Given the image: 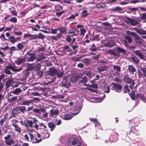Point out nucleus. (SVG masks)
I'll list each match as a JSON object with an SVG mask.
<instances>
[{
  "label": "nucleus",
  "mask_w": 146,
  "mask_h": 146,
  "mask_svg": "<svg viewBox=\"0 0 146 146\" xmlns=\"http://www.w3.org/2000/svg\"><path fill=\"white\" fill-rule=\"evenodd\" d=\"M68 146H86L83 141L80 138L71 137L68 141Z\"/></svg>",
  "instance_id": "nucleus-1"
},
{
  "label": "nucleus",
  "mask_w": 146,
  "mask_h": 146,
  "mask_svg": "<svg viewBox=\"0 0 146 146\" xmlns=\"http://www.w3.org/2000/svg\"><path fill=\"white\" fill-rule=\"evenodd\" d=\"M21 70V68H18L15 66L10 65L6 66L4 69V71L5 73L6 74H10L11 73L10 70L13 72H17L20 71Z\"/></svg>",
  "instance_id": "nucleus-2"
},
{
  "label": "nucleus",
  "mask_w": 146,
  "mask_h": 146,
  "mask_svg": "<svg viewBox=\"0 0 146 146\" xmlns=\"http://www.w3.org/2000/svg\"><path fill=\"white\" fill-rule=\"evenodd\" d=\"M27 54L29 56L28 57V60L29 62H33L38 57V54L35 53H31L30 51H27Z\"/></svg>",
  "instance_id": "nucleus-3"
},
{
  "label": "nucleus",
  "mask_w": 146,
  "mask_h": 146,
  "mask_svg": "<svg viewBox=\"0 0 146 146\" xmlns=\"http://www.w3.org/2000/svg\"><path fill=\"white\" fill-rule=\"evenodd\" d=\"M124 82L126 84H129L130 85L129 87L131 89H132V87L134 86V80L131 78H129L127 76H125L123 78Z\"/></svg>",
  "instance_id": "nucleus-4"
},
{
  "label": "nucleus",
  "mask_w": 146,
  "mask_h": 146,
  "mask_svg": "<svg viewBox=\"0 0 146 146\" xmlns=\"http://www.w3.org/2000/svg\"><path fill=\"white\" fill-rule=\"evenodd\" d=\"M11 134H9L4 137L5 142L6 145L10 146L14 144V141L13 139L11 138Z\"/></svg>",
  "instance_id": "nucleus-5"
},
{
  "label": "nucleus",
  "mask_w": 146,
  "mask_h": 146,
  "mask_svg": "<svg viewBox=\"0 0 146 146\" xmlns=\"http://www.w3.org/2000/svg\"><path fill=\"white\" fill-rule=\"evenodd\" d=\"M48 74L49 75L51 76V77L49 78H51V80L49 81L48 82V83L50 84L54 82L55 80V78L53 76L56 75V70L54 69H50L48 70Z\"/></svg>",
  "instance_id": "nucleus-6"
},
{
  "label": "nucleus",
  "mask_w": 146,
  "mask_h": 146,
  "mask_svg": "<svg viewBox=\"0 0 146 146\" xmlns=\"http://www.w3.org/2000/svg\"><path fill=\"white\" fill-rule=\"evenodd\" d=\"M33 123L32 120H28L24 121V124L27 127V131H28L31 132L32 131Z\"/></svg>",
  "instance_id": "nucleus-7"
},
{
  "label": "nucleus",
  "mask_w": 146,
  "mask_h": 146,
  "mask_svg": "<svg viewBox=\"0 0 146 146\" xmlns=\"http://www.w3.org/2000/svg\"><path fill=\"white\" fill-rule=\"evenodd\" d=\"M70 79L69 76L64 77L62 82V85L65 87H68L71 84Z\"/></svg>",
  "instance_id": "nucleus-8"
},
{
  "label": "nucleus",
  "mask_w": 146,
  "mask_h": 146,
  "mask_svg": "<svg viewBox=\"0 0 146 146\" xmlns=\"http://www.w3.org/2000/svg\"><path fill=\"white\" fill-rule=\"evenodd\" d=\"M42 132H41L40 134L37 133V136L40 139H44L45 138H47L49 137L50 135L48 133L46 132L45 130L44 129H42Z\"/></svg>",
  "instance_id": "nucleus-9"
},
{
  "label": "nucleus",
  "mask_w": 146,
  "mask_h": 146,
  "mask_svg": "<svg viewBox=\"0 0 146 146\" xmlns=\"http://www.w3.org/2000/svg\"><path fill=\"white\" fill-rule=\"evenodd\" d=\"M70 46L72 48L73 50H72L71 52L68 54V55L70 56L76 53L78 51V46L77 44H73L72 43H71Z\"/></svg>",
  "instance_id": "nucleus-10"
},
{
  "label": "nucleus",
  "mask_w": 146,
  "mask_h": 146,
  "mask_svg": "<svg viewBox=\"0 0 146 146\" xmlns=\"http://www.w3.org/2000/svg\"><path fill=\"white\" fill-rule=\"evenodd\" d=\"M111 86L113 87L112 89L117 92H120L122 88V87L120 84L114 83H111Z\"/></svg>",
  "instance_id": "nucleus-11"
},
{
  "label": "nucleus",
  "mask_w": 146,
  "mask_h": 146,
  "mask_svg": "<svg viewBox=\"0 0 146 146\" xmlns=\"http://www.w3.org/2000/svg\"><path fill=\"white\" fill-rule=\"evenodd\" d=\"M108 53L111 55L115 56H119L120 54L119 53L117 48H114L113 49H110L108 50Z\"/></svg>",
  "instance_id": "nucleus-12"
},
{
  "label": "nucleus",
  "mask_w": 146,
  "mask_h": 146,
  "mask_svg": "<svg viewBox=\"0 0 146 146\" xmlns=\"http://www.w3.org/2000/svg\"><path fill=\"white\" fill-rule=\"evenodd\" d=\"M41 65L39 63H38L36 64L31 65L29 66L28 67V69L29 70H39L40 68Z\"/></svg>",
  "instance_id": "nucleus-13"
},
{
  "label": "nucleus",
  "mask_w": 146,
  "mask_h": 146,
  "mask_svg": "<svg viewBox=\"0 0 146 146\" xmlns=\"http://www.w3.org/2000/svg\"><path fill=\"white\" fill-rule=\"evenodd\" d=\"M79 31L78 30L76 29H72L70 30L68 33L69 36H76L78 35L79 33Z\"/></svg>",
  "instance_id": "nucleus-14"
},
{
  "label": "nucleus",
  "mask_w": 146,
  "mask_h": 146,
  "mask_svg": "<svg viewBox=\"0 0 146 146\" xmlns=\"http://www.w3.org/2000/svg\"><path fill=\"white\" fill-rule=\"evenodd\" d=\"M127 23L131 24L133 26H135L138 24V22L137 21L133 18L127 17Z\"/></svg>",
  "instance_id": "nucleus-15"
},
{
  "label": "nucleus",
  "mask_w": 146,
  "mask_h": 146,
  "mask_svg": "<svg viewBox=\"0 0 146 146\" xmlns=\"http://www.w3.org/2000/svg\"><path fill=\"white\" fill-rule=\"evenodd\" d=\"M59 111L57 108H53L50 110V115L56 117L58 114Z\"/></svg>",
  "instance_id": "nucleus-16"
},
{
  "label": "nucleus",
  "mask_w": 146,
  "mask_h": 146,
  "mask_svg": "<svg viewBox=\"0 0 146 146\" xmlns=\"http://www.w3.org/2000/svg\"><path fill=\"white\" fill-rule=\"evenodd\" d=\"M78 113H74L72 114H67L66 115H64L63 116H62V118L65 120H69L71 119L72 117H73V115H76Z\"/></svg>",
  "instance_id": "nucleus-17"
},
{
  "label": "nucleus",
  "mask_w": 146,
  "mask_h": 146,
  "mask_svg": "<svg viewBox=\"0 0 146 146\" xmlns=\"http://www.w3.org/2000/svg\"><path fill=\"white\" fill-rule=\"evenodd\" d=\"M108 69V66L105 65H102L99 66L97 68L98 72L100 73L102 72L106 71Z\"/></svg>",
  "instance_id": "nucleus-18"
},
{
  "label": "nucleus",
  "mask_w": 146,
  "mask_h": 146,
  "mask_svg": "<svg viewBox=\"0 0 146 146\" xmlns=\"http://www.w3.org/2000/svg\"><path fill=\"white\" fill-rule=\"evenodd\" d=\"M88 81V78L86 76H84L81 78L79 81V84L82 85L83 84L84 86H88L85 84Z\"/></svg>",
  "instance_id": "nucleus-19"
},
{
  "label": "nucleus",
  "mask_w": 146,
  "mask_h": 146,
  "mask_svg": "<svg viewBox=\"0 0 146 146\" xmlns=\"http://www.w3.org/2000/svg\"><path fill=\"white\" fill-rule=\"evenodd\" d=\"M128 70L130 73L133 74L136 71L135 68L132 65H129Z\"/></svg>",
  "instance_id": "nucleus-20"
},
{
  "label": "nucleus",
  "mask_w": 146,
  "mask_h": 146,
  "mask_svg": "<svg viewBox=\"0 0 146 146\" xmlns=\"http://www.w3.org/2000/svg\"><path fill=\"white\" fill-rule=\"evenodd\" d=\"M26 60V58L24 57L23 58H19L16 61V63L18 65H21L23 63L25 62Z\"/></svg>",
  "instance_id": "nucleus-21"
},
{
  "label": "nucleus",
  "mask_w": 146,
  "mask_h": 146,
  "mask_svg": "<svg viewBox=\"0 0 146 146\" xmlns=\"http://www.w3.org/2000/svg\"><path fill=\"white\" fill-rule=\"evenodd\" d=\"M130 60L131 62L135 64L138 63L139 61L138 58L134 56H131Z\"/></svg>",
  "instance_id": "nucleus-22"
},
{
  "label": "nucleus",
  "mask_w": 146,
  "mask_h": 146,
  "mask_svg": "<svg viewBox=\"0 0 146 146\" xmlns=\"http://www.w3.org/2000/svg\"><path fill=\"white\" fill-rule=\"evenodd\" d=\"M105 45L106 46L112 47L115 45V43L114 41L111 40L106 43Z\"/></svg>",
  "instance_id": "nucleus-23"
},
{
  "label": "nucleus",
  "mask_w": 146,
  "mask_h": 146,
  "mask_svg": "<svg viewBox=\"0 0 146 146\" xmlns=\"http://www.w3.org/2000/svg\"><path fill=\"white\" fill-rule=\"evenodd\" d=\"M29 137L30 138V139L29 138L28 135L27 134H25L24 135V137L25 139L28 141H31L33 140L34 139L33 136V134L31 133H29Z\"/></svg>",
  "instance_id": "nucleus-24"
},
{
  "label": "nucleus",
  "mask_w": 146,
  "mask_h": 146,
  "mask_svg": "<svg viewBox=\"0 0 146 146\" xmlns=\"http://www.w3.org/2000/svg\"><path fill=\"white\" fill-rule=\"evenodd\" d=\"M134 52L141 59H143L144 58V56L140 50H136Z\"/></svg>",
  "instance_id": "nucleus-25"
},
{
  "label": "nucleus",
  "mask_w": 146,
  "mask_h": 146,
  "mask_svg": "<svg viewBox=\"0 0 146 146\" xmlns=\"http://www.w3.org/2000/svg\"><path fill=\"white\" fill-rule=\"evenodd\" d=\"M82 72L83 73L88 76H89L91 75V71L89 69H84L83 70Z\"/></svg>",
  "instance_id": "nucleus-26"
},
{
  "label": "nucleus",
  "mask_w": 146,
  "mask_h": 146,
  "mask_svg": "<svg viewBox=\"0 0 146 146\" xmlns=\"http://www.w3.org/2000/svg\"><path fill=\"white\" fill-rule=\"evenodd\" d=\"M58 30L60 33L65 34L66 32L67 28L65 27H60L58 28Z\"/></svg>",
  "instance_id": "nucleus-27"
},
{
  "label": "nucleus",
  "mask_w": 146,
  "mask_h": 146,
  "mask_svg": "<svg viewBox=\"0 0 146 146\" xmlns=\"http://www.w3.org/2000/svg\"><path fill=\"white\" fill-rule=\"evenodd\" d=\"M22 90L20 88H16L13 91H12V92L14 94L18 95L22 92Z\"/></svg>",
  "instance_id": "nucleus-28"
},
{
  "label": "nucleus",
  "mask_w": 146,
  "mask_h": 146,
  "mask_svg": "<svg viewBox=\"0 0 146 146\" xmlns=\"http://www.w3.org/2000/svg\"><path fill=\"white\" fill-rule=\"evenodd\" d=\"M135 29L136 31L139 33L141 35H145L146 34V31L144 30H143L141 29H138L135 28Z\"/></svg>",
  "instance_id": "nucleus-29"
},
{
  "label": "nucleus",
  "mask_w": 146,
  "mask_h": 146,
  "mask_svg": "<svg viewBox=\"0 0 146 146\" xmlns=\"http://www.w3.org/2000/svg\"><path fill=\"white\" fill-rule=\"evenodd\" d=\"M25 42H22V44L21 43H19L17 46L18 49V50H22L24 48V46L23 45L24 44Z\"/></svg>",
  "instance_id": "nucleus-30"
},
{
  "label": "nucleus",
  "mask_w": 146,
  "mask_h": 146,
  "mask_svg": "<svg viewBox=\"0 0 146 146\" xmlns=\"http://www.w3.org/2000/svg\"><path fill=\"white\" fill-rule=\"evenodd\" d=\"M63 49L64 52L69 53H70L72 50L71 48L68 46H66L63 47Z\"/></svg>",
  "instance_id": "nucleus-31"
},
{
  "label": "nucleus",
  "mask_w": 146,
  "mask_h": 146,
  "mask_svg": "<svg viewBox=\"0 0 146 146\" xmlns=\"http://www.w3.org/2000/svg\"><path fill=\"white\" fill-rule=\"evenodd\" d=\"M136 98H140L143 101H145V98L143 94H136Z\"/></svg>",
  "instance_id": "nucleus-32"
},
{
  "label": "nucleus",
  "mask_w": 146,
  "mask_h": 146,
  "mask_svg": "<svg viewBox=\"0 0 146 146\" xmlns=\"http://www.w3.org/2000/svg\"><path fill=\"white\" fill-rule=\"evenodd\" d=\"M19 113V110H17V107L13 109V110L12 112V117H15L16 115L18 114ZM12 117V116H11L10 117V118H11Z\"/></svg>",
  "instance_id": "nucleus-33"
},
{
  "label": "nucleus",
  "mask_w": 146,
  "mask_h": 146,
  "mask_svg": "<svg viewBox=\"0 0 146 146\" xmlns=\"http://www.w3.org/2000/svg\"><path fill=\"white\" fill-rule=\"evenodd\" d=\"M13 82L12 79H10L8 80L6 83V86L7 88L9 87L11 85Z\"/></svg>",
  "instance_id": "nucleus-34"
},
{
  "label": "nucleus",
  "mask_w": 146,
  "mask_h": 146,
  "mask_svg": "<svg viewBox=\"0 0 146 146\" xmlns=\"http://www.w3.org/2000/svg\"><path fill=\"white\" fill-rule=\"evenodd\" d=\"M23 84V82H22L19 81L16 82H13L12 84V86L13 87H17L19 84Z\"/></svg>",
  "instance_id": "nucleus-35"
},
{
  "label": "nucleus",
  "mask_w": 146,
  "mask_h": 146,
  "mask_svg": "<svg viewBox=\"0 0 146 146\" xmlns=\"http://www.w3.org/2000/svg\"><path fill=\"white\" fill-rule=\"evenodd\" d=\"M17 110H19V111H20L23 113H24L25 112L27 111L25 107L24 106L17 107Z\"/></svg>",
  "instance_id": "nucleus-36"
},
{
  "label": "nucleus",
  "mask_w": 146,
  "mask_h": 146,
  "mask_svg": "<svg viewBox=\"0 0 146 146\" xmlns=\"http://www.w3.org/2000/svg\"><path fill=\"white\" fill-rule=\"evenodd\" d=\"M41 111L43 113L42 114V116L46 118L48 116V113L47 112H46L45 109L44 108H42L41 109Z\"/></svg>",
  "instance_id": "nucleus-37"
},
{
  "label": "nucleus",
  "mask_w": 146,
  "mask_h": 146,
  "mask_svg": "<svg viewBox=\"0 0 146 146\" xmlns=\"http://www.w3.org/2000/svg\"><path fill=\"white\" fill-rule=\"evenodd\" d=\"M9 42H11L12 44H14L16 42V40L15 36H11L9 37Z\"/></svg>",
  "instance_id": "nucleus-38"
},
{
  "label": "nucleus",
  "mask_w": 146,
  "mask_h": 146,
  "mask_svg": "<svg viewBox=\"0 0 146 146\" xmlns=\"http://www.w3.org/2000/svg\"><path fill=\"white\" fill-rule=\"evenodd\" d=\"M48 125L49 127L50 128V131H52L55 128L56 125L53 123L52 122H49Z\"/></svg>",
  "instance_id": "nucleus-39"
},
{
  "label": "nucleus",
  "mask_w": 146,
  "mask_h": 146,
  "mask_svg": "<svg viewBox=\"0 0 146 146\" xmlns=\"http://www.w3.org/2000/svg\"><path fill=\"white\" fill-rule=\"evenodd\" d=\"M13 126L15 128V130L18 133H20L21 132V129L20 127H19L18 125L16 124H13Z\"/></svg>",
  "instance_id": "nucleus-40"
},
{
  "label": "nucleus",
  "mask_w": 146,
  "mask_h": 146,
  "mask_svg": "<svg viewBox=\"0 0 146 146\" xmlns=\"http://www.w3.org/2000/svg\"><path fill=\"white\" fill-rule=\"evenodd\" d=\"M90 62V59L89 58H85L83 60V62L86 65L89 64Z\"/></svg>",
  "instance_id": "nucleus-41"
},
{
  "label": "nucleus",
  "mask_w": 146,
  "mask_h": 146,
  "mask_svg": "<svg viewBox=\"0 0 146 146\" xmlns=\"http://www.w3.org/2000/svg\"><path fill=\"white\" fill-rule=\"evenodd\" d=\"M88 14L89 13L87 10H84L82 11V17H85L87 16Z\"/></svg>",
  "instance_id": "nucleus-42"
},
{
  "label": "nucleus",
  "mask_w": 146,
  "mask_h": 146,
  "mask_svg": "<svg viewBox=\"0 0 146 146\" xmlns=\"http://www.w3.org/2000/svg\"><path fill=\"white\" fill-rule=\"evenodd\" d=\"M32 102V100H25L23 101L22 102V104L25 105L29 106L30 103Z\"/></svg>",
  "instance_id": "nucleus-43"
},
{
  "label": "nucleus",
  "mask_w": 146,
  "mask_h": 146,
  "mask_svg": "<svg viewBox=\"0 0 146 146\" xmlns=\"http://www.w3.org/2000/svg\"><path fill=\"white\" fill-rule=\"evenodd\" d=\"M140 18L142 20H144V22H146V13L141 14Z\"/></svg>",
  "instance_id": "nucleus-44"
},
{
  "label": "nucleus",
  "mask_w": 146,
  "mask_h": 146,
  "mask_svg": "<svg viewBox=\"0 0 146 146\" xmlns=\"http://www.w3.org/2000/svg\"><path fill=\"white\" fill-rule=\"evenodd\" d=\"M42 108H44L43 107L40 108V109L38 108H34L33 109V111L34 113H40L41 112V109Z\"/></svg>",
  "instance_id": "nucleus-45"
},
{
  "label": "nucleus",
  "mask_w": 146,
  "mask_h": 146,
  "mask_svg": "<svg viewBox=\"0 0 146 146\" xmlns=\"http://www.w3.org/2000/svg\"><path fill=\"white\" fill-rule=\"evenodd\" d=\"M127 33L128 35H131L132 36L135 37V38H137L138 37V36L135 33H133L132 32H131L130 31H127Z\"/></svg>",
  "instance_id": "nucleus-46"
},
{
  "label": "nucleus",
  "mask_w": 146,
  "mask_h": 146,
  "mask_svg": "<svg viewBox=\"0 0 146 146\" xmlns=\"http://www.w3.org/2000/svg\"><path fill=\"white\" fill-rule=\"evenodd\" d=\"M78 77L76 75H73L71 78V81L73 82H75L77 81Z\"/></svg>",
  "instance_id": "nucleus-47"
},
{
  "label": "nucleus",
  "mask_w": 146,
  "mask_h": 146,
  "mask_svg": "<svg viewBox=\"0 0 146 146\" xmlns=\"http://www.w3.org/2000/svg\"><path fill=\"white\" fill-rule=\"evenodd\" d=\"M63 72H61L60 71H58L56 70V74L57 76L58 77H60L63 75Z\"/></svg>",
  "instance_id": "nucleus-48"
},
{
  "label": "nucleus",
  "mask_w": 146,
  "mask_h": 146,
  "mask_svg": "<svg viewBox=\"0 0 146 146\" xmlns=\"http://www.w3.org/2000/svg\"><path fill=\"white\" fill-rule=\"evenodd\" d=\"M117 49L119 53H125V50L124 49L121 48L119 47H118Z\"/></svg>",
  "instance_id": "nucleus-49"
},
{
  "label": "nucleus",
  "mask_w": 146,
  "mask_h": 146,
  "mask_svg": "<svg viewBox=\"0 0 146 146\" xmlns=\"http://www.w3.org/2000/svg\"><path fill=\"white\" fill-rule=\"evenodd\" d=\"M4 86V83H3L2 82H0V92H3Z\"/></svg>",
  "instance_id": "nucleus-50"
},
{
  "label": "nucleus",
  "mask_w": 146,
  "mask_h": 146,
  "mask_svg": "<svg viewBox=\"0 0 146 146\" xmlns=\"http://www.w3.org/2000/svg\"><path fill=\"white\" fill-rule=\"evenodd\" d=\"M78 15V13H77L75 14V15L74 14H72L70 17L67 18V19H74L75 17L77 16Z\"/></svg>",
  "instance_id": "nucleus-51"
},
{
  "label": "nucleus",
  "mask_w": 146,
  "mask_h": 146,
  "mask_svg": "<svg viewBox=\"0 0 146 146\" xmlns=\"http://www.w3.org/2000/svg\"><path fill=\"white\" fill-rule=\"evenodd\" d=\"M113 68L115 71H117V72H120L121 70V68L120 67L117 66H113Z\"/></svg>",
  "instance_id": "nucleus-52"
},
{
  "label": "nucleus",
  "mask_w": 146,
  "mask_h": 146,
  "mask_svg": "<svg viewBox=\"0 0 146 146\" xmlns=\"http://www.w3.org/2000/svg\"><path fill=\"white\" fill-rule=\"evenodd\" d=\"M37 58L36 61H40L41 60L44 59V57L42 54H41L40 56L38 55V57Z\"/></svg>",
  "instance_id": "nucleus-53"
},
{
  "label": "nucleus",
  "mask_w": 146,
  "mask_h": 146,
  "mask_svg": "<svg viewBox=\"0 0 146 146\" xmlns=\"http://www.w3.org/2000/svg\"><path fill=\"white\" fill-rule=\"evenodd\" d=\"M62 8V6L59 5H57L55 6V9L56 11H58L61 10Z\"/></svg>",
  "instance_id": "nucleus-54"
},
{
  "label": "nucleus",
  "mask_w": 146,
  "mask_h": 146,
  "mask_svg": "<svg viewBox=\"0 0 146 146\" xmlns=\"http://www.w3.org/2000/svg\"><path fill=\"white\" fill-rule=\"evenodd\" d=\"M94 80H92L90 81V82L92 84L91 86L95 88H97L98 85L95 84H94Z\"/></svg>",
  "instance_id": "nucleus-55"
},
{
  "label": "nucleus",
  "mask_w": 146,
  "mask_h": 146,
  "mask_svg": "<svg viewBox=\"0 0 146 146\" xmlns=\"http://www.w3.org/2000/svg\"><path fill=\"white\" fill-rule=\"evenodd\" d=\"M45 37V36L41 33H39L38 35V38L43 39Z\"/></svg>",
  "instance_id": "nucleus-56"
},
{
  "label": "nucleus",
  "mask_w": 146,
  "mask_h": 146,
  "mask_svg": "<svg viewBox=\"0 0 146 146\" xmlns=\"http://www.w3.org/2000/svg\"><path fill=\"white\" fill-rule=\"evenodd\" d=\"M10 21L11 22L16 23L17 22V19L15 17H14L10 19Z\"/></svg>",
  "instance_id": "nucleus-57"
},
{
  "label": "nucleus",
  "mask_w": 146,
  "mask_h": 146,
  "mask_svg": "<svg viewBox=\"0 0 146 146\" xmlns=\"http://www.w3.org/2000/svg\"><path fill=\"white\" fill-rule=\"evenodd\" d=\"M142 71L143 72V76L146 78V67L142 69Z\"/></svg>",
  "instance_id": "nucleus-58"
},
{
  "label": "nucleus",
  "mask_w": 146,
  "mask_h": 146,
  "mask_svg": "<svg viewBox=\"0 0 146 146\" xmlns=\"http://www.w3.org/2000/svg\"><path fill=\"white\" fill-rule=\"evenodd\" d=\"M51 33L52 34H55L57 32V31L58 30V29H54L52 28H51Z\"/></svg>",
  "instance_id": "nucleus-59"
},
{
  "label": "nucleus",
  "mask_w": 146,
  "mask_h": 146,
  "mask_svg": "<svg viewBox=\"0 0 146 146\" xmlns=\"http://www.w3.org/2000/svg\"><path fill=\"white\" fill-rule=\"evenodd\" d=\"M54 97L56 98L63 99L64 98V96L63 95H58Z\"/></svg>",
  "instance_id": "nucleus-60"
},
{
  "label": "nucleus",
  "mask_w": 146,
  "mask_h": 146,
  "mask_svg": "<svg viewBox=\"0 0 146 146\" xmlns=\"http://www.w3.org/2000/svg\"><path fill=\"white\" fill-rule=\"evenodd\" d=\"M86 30L85 29H81L80 30V35H82V36L84 35L85 33L86 32Z\"/></svg>",
  "instance_id": "nucleus-61"
},
{
  "label": "nucleus",
  "mask_w": 146,
  "mask_h": 146,
  "mask_svg": "<svg viewBox=\"0 0 146 146\" xmlns=\"http://www.w3.org/2000/svg\"><path fill=\"white\" fill-rule=\"evenodd\" d=\"M9 49L10 50H11L13 52H14L15 51H18V49L14 46H11L10 48H9Z\"/></svg>",
  "instance_id": "nucleus-62"
},
{
  "label": "nucleus",
  "mask_w": 146,
  "mask_h": 146,
  "mask_svg": "<svg viewBox=\"0 0 146 146\" xmlns=\"http://www.w3.org/2000/svg\"><path fill=\"white\" fill-rule=\"evenodd\" d=\"M31 40H32L34 39H36L38 38V35H31Z\"/></svg>",
  "instance_id": "nucleus-63"
},
{
  "label": "nucleus",
  "mask_w": 146,
  "mask_h": 146,
  "mask_svg": "<svg viewBox=\"0 0 146 146\" xmlns=\"http://www.w3.org/2000/svg\"><path fill=\"white\" fill-rule=\"evenodd\" d=\"M125 39L128 42L130 43L132 42V38H131L128 36H125Z\"/></svg>",
  "instance_id": "nucleus-64"
}]
</instances>
